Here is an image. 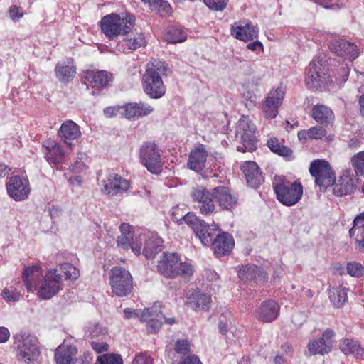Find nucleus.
Segmentation results:
<instances>
[{
    "label": "nucleus",
    "instance_id": "nucleus-11",
    "mask_svg": "<svg viewBox=\"0 0 364 364\" xmlns=\"http://www.w3.org/2000/svg\"><path fill=\"white\" fill-rule=\"evenodd\" d=\"M305 82L309 89L317 90L326 85L325 69L320 59H314L309 63Z\"/></svg>",
    "mask_w": 364,
    "mask_h": 364
},
{
    "label": "nucleus",
    "instance_id": "nucleus-50",
    "mask_svg": "<svg viewBox=\"0 0 364 364\" xmlns=\"http://www.w3.org/2000/svg\"><path fill=\"white\" fill-rule=\"evenodd\" d=\"M139 106L136 102L127 103L122 107L121 115L124 117L126 119H131L135 117H137Z\"/></svg>",
    "mask_w": 364,
    "mask_h": 364
},
{
    "label": "nucleus",
    "instance_id": "nucleus-5",
    "mask_svg": "<svg viewBox=\"0 0 364 364\" xmlns=\"http://www.w3.org/2000/svg\"><path fill=\"white\" fill-rule=\"evenodd\" d=\"M309 173L321 191H325L336 181V173L328 161H312Z\"/></svg>",
    "mask_w": 364,
    "mask_h": 364
},
{
    "label": "nucleus",
    "instance_id": "nucleus-7",
    "mask_svg": "<svg viewBox=\"0 0 364 364\" xmlns=\"http://www.w3.org/2000/svg\"><path fill=\"white\" fill-rule=\"evenodd\" d=\"M256 126L247 116H242L237 122L236 136H240L242 145L237 146V151L241 152L252 151L256 148L255 133Z\"/></svg>",
    "mask_w": 364,
    "mask_h": 364
},
{
    "label": "nucleus",
    "instance_id": "nucleus-6",
    "mask_svg": "<svg viewBox=\"0 0 364 364\" xmlns=\"http://www.w3.org/2000/svg\"><path fill=\"white\" fill-rule=\"evenodd\" d=\"M109 284L112 291L119 297L126 296L133 289V279L130 272L122 267H114L110 272Z\"/></svg>",
    "mask_w": 364,
    "mask_h": 364
},
{
    "label": "nucleus",
    "instance_id": "nucleus-41",
    "mask_svg": "<svg viewBox=\"0 0 364 364\" xmlns=\"http://www.w3.org/2000/svg\"><path fill=\"white\" fill-rule=\"evenodd\" d=\"M308 349L311 355H324L331 350L329 343H326L321 338L310 342L308 345Z\"/></svg>",
    "mask_w": 364,
    "mask_h": 364
},
{
    "label": "nucleus",
    "instance_id": "nucleus-56",
    "mask_svg": "<svg viewBox=\"0 0 364 364\" xmlns=\"http://www.w3.org/2000/svg\"><path fill=\"white\" fill-rule=\"evenodd\" d=\"M205 5L215 11H223L227 6L225 0H203Z\"/></svg>",
    "mask_w": 364,
    "mask_h": 364
},
{
    "label": "nucleus",
    "instance_id": "nucleus-55",
    "mask_svg": "<svg viewBox=\"0 0 364 364\" xmlns=\"http://www.w3.org/2000/svg\"><path fill=\"white\" fill-rule=\"evenodd\" d=\"M340 70L341 72L338 73L336 78L338 84L341 85L347 81L350 73V68L348 65L342 64Z\"/></svg>",
    "mask_w": 364,
    "mask_h": 364
},
{
    "label": "nucleus",
    "instance_id": "nucleus-46",
    "mask_svg": "<svg viewBox=\"0 0 364 364\" xmlns=\"http://www.w3.org/2000/svg\"><path fill=\"white\" fill-rule=\"evenodd\" d=\"M188 216H196L193 213H185L184 210L178 205L173 207L171 210V219L175 222L181 223L183 220L186 224L191 226V223L188 221Z\"/></svg>",
    "mask_w": 364,
    "mask_h": 364
},
{
    "label": "nucleus",
    "instance_id": "nucleus-47",
    "mask_svg": "<svg viewBox=\"0 0 364 364\" xmlns=\"http://www.w3.org/2000/svg\"><path fill=\"white\" fill-rule=\"evenodd\" d=\"M98 364H123V360L120 355L117 353H107L98 356Z\"/></svg>",
    "mask_w": 364,
    "mask_h": 364
},
{
    "label": "nucleus",
    "instance_id": "nucleus-54",
    "mask_svg": "<svg viewBox=\"0 0 364 364\" xmlns=\"http://www.w3.org/2000/svg\"><path fill=\"white\" fill-rule=\"evenodd\" d=\"M309 139H320L326 135V129L319 126H315L308 129Z\"/></svg>",
    "mask_w": 364,
    "mask_h": 364
},
{
    "label": "nucleus",
    "instance_id": "nucleus-12",
    "mask_svg": "<svg viewBox=\"0 0 364 364\" xmlns=\"http://www.w3.org/2000/svg\"><path fill=\"white\" fill-rule=\"evenodd\" d=\"M62 288V276L56 270L48 271L42 281L38 294L41 298L49 299Z\"/></svg>",
    "mask_w": 364,
    "mask_h": 364
},
{
    "label": "nucleus",
    "instance_id": "nucleus-8",
    "mask_svg": "<svg viewBox=\"0 0 364 364\" xmlns=\"http://www.w3.org/2000/svg\"><path fill=\"white\" fill-rule=\"evenodd\" d=\"M191 197L197 208L203 215H210L215 213L216 205L214 203L215 196L213 189L212 191L200 186L194 188L191 193Z\"/></svg>",
    "mask_w": 364,
    "mask_h": 364
},
{
    "label": "nucleus",
    "instance_id": "nucleus-28",
    "mask_svg": "<svg viewBox=\"0 0 364 364\" xmlns=\"http://www.w3.org/2000/svg\"><path fill=\"white\" fill-rule=\"evenodd\" d=\"M57 78L62 82H70L76 74V66L73 60L68 59L66 61L58 63L55 68Z\"/></svg>",
    "mask_w": 364,
    "mask_h": 364
},
{
    "label": "nucleus",
    "instance_id": "nucleus-1",
    "mask_svg": "<svg viewBox=\"0 0 364 364\" xmlns=\"http://www.w3.org/2000/svg\"><path fill=\"white\" fill-rule=\"evenodd\" d=\"M158 272L164 277L175 279L181 277L189 280L194 272L193 266L186 262H182L176 253L164 252L157 265Z\"/></svg>",
    "mask_w": 364,
    "mask_h": 364
},
{
    "label": "nucleus",
    "instance_id": "nucleus-23",
    "mask_svg": "<svg viewBox=\"0 0 364 364\" xmlns=\"http://www.w3.org/2000/svg\"><path fill=\"white\" fill-rule=\"evenodd\" d=\"M81 135L80 127L72 120L63 122L58 130V136L70 149L73 145L72 141L78 139Z\"/></svg>",
    "mask_w": 364,
    "mask_h": 364
},
{
    "label": "nucleus",
    "instance_id": "nucleus-40",
    "mask_svg": "<svg viewBox=\"0 0 364 364\" xmlns=\"http://www.w3.org/2000/svg\"><path fill=\"white\" fill-rule=\"evenodd\" d=\"M267 146L269 149L280 156H289L292 151L287 146L283 145L278 139L270 138L267 141Z\"/></svg>",
    "mask_w": 364,
    "mask_h": 364
},
{
    "label": "nucleus",
    "instance_id": "nucleus-60",
    "mask_svg": "<svg viewBox=\"0 0 364 364\" xmlns=\"http://www.w3.org/2000/svg\"><path fill=\"white\" fill-rule=\"evenodd\" d=\"M137 106H139V114H137L138 117L147 116L154 112V108L147 103L140 102L137 103Z\"/></svg>",
    "mask_w": 364,
    "mask_h": 364
},
{
    "label": "nucleus",
    "instance_id": "nucleus-16",
    "mask_svg": "<svg viewBox=\"0 0 364 364\" xmlns=\"http://www.w3.org/2000/svg\"><path fill=\"white\" fill-rule=\"evenodd\" d=\"M102 183V192L112 196L122 194L130 187L129 181L117 173L109 174L107 180H104Z\"/></svg>",
    "mask_w": 364,
    "mask_h": 364
},
{
    "label": "nucleus",
    "instance_id": "nucleus-21",
    "mask_svg": "<svg viewBox=\"0 0 364 364\" xmlns=\"http://www.w3.org/2000/svg\"><path fill=\"white\" fill-rule=\"evenodd\" d=\"M357 179L350 176V171H346L338 179L335 181L333 186V193L338 197L351 194L357 186Z\"/></svg>",
    "mask_w": 364,
    "mask_h": 364
},
{
    "label": "nucleus",
    "instance_id": "nucleus-45",
    "mask_svg": "<svg viewBox=\"0 0 364 364\" xmlns=\"http://www.w3.org/2000/svg\"><path fill=\"white\" fill-rule=\"evenodd\" d=\"M145 4H148L149 7L156 11L168 12L171 6L166 0H141Z\"/></svg>",
    "mask_w": 364,
    "mask_h": 364
},
{
    "label": "nucleus",
    "instance_id": "nucleus-17",
    "mask_svg": "<svg viewBox=\"0 0 364 364\" xmlns=\"http://www.w3.org/2000/svg\"><path fill=\"white\" fill-rule=\"evenodd\" d=\"M210 245L214 255L220 257L228 255L232 252L235 245V240L230 234L223 232L217 234Z\"/></svg>",
    "mask_w": 364,
    "mask_h": 364
},
{
    "label": "nucleus",
    "instance_id": "nucleus-57",
    "mask_svg": "<svg viewBox=\"0 0 364 364\" xmlns=\"http://www.w3.org/2000/svg\"><path fill=\"white\" fill-rule=\"evenodd\" d=\"M8 12L13 21H18L23 16V9L16 5L11 6Z\"/></svg>",
    "mask_w": 364,
    "mask_h": 364
},
{
    "label": "nucleus",
    "instance_id": "nucleus-38",
    "mask_svg": "<svg viewBox=\"0 0 364 364\" xmlns=\"http://www.w3.org/2000/svg\"><path fill=\"white\" fill-rule=\"evenodd\" d=\"M164 38L168 43H177L186 40V32L180 27L171 26L164 34Z\"/></svg>",
    "mask_w": 364,
    "mask_h": 364
},
{
    "label": "nucleus",
    "instance_id": "nucleus-62",
    "mask_svg": "<svg viewBox=\"0 0 364 364\" xmlns=\"http://www.w3.org/2000/svg\"><path fill=\"white\" fill-rule=\"evenodd\" d=\"M205 166V161H188L187 167L196 172L201 171Z\"/></svg>",
    "mask_w": 364,
    "mask_h": 364
},
{
    "label": "nucleus",
    "instance_id": "nucleus-27",
    "mask_svg": "<svg viewBox=\"0 0 364 364\" xmlns=\"http://www.w3.org/2000/svg\"><path fill=\"white\" fill-rule=\"evenodd\" d=\"M211 296L200 289L192 291L188 296L187 305L195 311H206L209 309Z\"/></svg>",
    "mask_w": 364,
    "mask_h": 364
},
{
    "label": "nucleus",
    "instance_id": "nucleus-20",
    "mask_svg": "<svg viewBox=\"0 0 364 364\" xmlns=\"http://www.w3.org/2000/svg\"><path fill=\"white\" fill-rule=\"evenodd\" d=\"M237 275L242 281H250L257 284L263 283L268 279V274L263 268L255 264L242 266L238 271Z\"/></svg>",
    "mask_w": 364,
    "mask_h": 364
},
{
    "label": "nucleus",
    "instance_id": "nucleus-14",
    "mask_svg": "<svg viewBox=\"0 0 364 364\" xmlns=\"http://www.w3.org/2000/svg\"><path fill=\"white\" fill-rule=\"evenodd\" d=\"M6 191L9 196L15 200H23L31 192L29 182L19 176H11L6 183Z\"/></svg>",
    "mask_w": 364,
    "mask_h": 364
},
{
    "label": "nucleus",
    "instance_id": "nucleus-39",
    "mask_svg": "<svg viewBox=\"0 0 364 364\" xmlns=\"http://www.w3.org/2000/svg\"><path fill=\"white\" fill-rule=\"evenodd\" d=\"M284 96L285 88L282 85H278L272 87L268 92L264 100L270 103H274V105L279 107L283 103Z\"/></svg>",
    "mask_w": 364,
    "mask_h": 364
},
{
    "label": "nucleus",
    "instance_id": "nucleus-37",
    "mask_svg": "<svg viewBox=\"0 0 364 364\" xmlns=\"http://www.w3.org/2000/svg\"><path fill=\"white\" fill-rule=\"evenodd\" d=\"M141 159H159L161 157L159 150L154 142H145L139 149Z\"/></svg>",
    "mask_w": 364,
    "mask_h": 364
},
{
    "label": "nucleus",
    "instance_id": "nucleus-52",
    "mask_svg": "<svg viewBox=\"0 0 364 364\" xmlns=\"http://www.w3.org/2000/svg\"><path fill=\"white\" fill-rule=\"evenodd\" d=\"M144 166L152 173L159 174L162 171V161H141Z\"/></svg>",
    "mask_w": 364,
    "mask_h": 364
},
{
    "label": "nucleus",
    "instance_id": "nucleus-49",
    "mask_svg": "<svg viewBox=\"0 0 364 364\" xmlns=\"http://www.w3.org/2000/svg\"><path fill=\"white\" fill-rule=\"evenodd\" d=\"M210 156L208 151L204 144H197L190 152L188 159H205Z\"/></svg>",
    "mask_w": 364,
    "mask_h": 364
},
{
    "label": "nucleus",
    "instance_id": "nucleus-44",
    "mask_svg": "<svg viewBox=\"0 0 364 364\" xmlns=\"http://www.w3.org/2000/svg\"><path fill=\"white\" fill-rule=\"evenodd\" d=\"M22 291H23V289L21 286L20 289L14 287H10L9 288H5L2 291L1 295L6 301L9 302H15L19 300L23 294Z\"/></svg>",
    "mask_w": 364,
    "mask_h": 364
},
{
    "label": "nucleus",
    "instance_id": "nucleus-43",
    "mask_svg": "<svg viewBox=\"0 0 364 364\" xmlns=\"http://www.w3.org/2000/svg\"><path fill=\"white\" fill-rule=\"evenodd\" d=\"M261 111L264 117L267 119H274L279 112V107L264 100L261 105Z\"/></svg>",
    "mask_w": 364,
    "mask_h": 364
},
{
    "label": "nucleus",
    "instance_id": "nucleus-3",
    "mask_svg": "<svg viewBox=\"0 0 364 364\" xmlns=\"http://www.w3.org/2000/svg\"><path fill=\"white\" fill-rule=\"evenodd\" d=\"M166 70V67L161 62L148 65L143 75L142 87L144 92L151 98L159 99L166 93V86L161 77V73Z\"/></svg>",
    "mask_w": 364,
    "mask_h": 364
},
{
    "label": "nucleus",
    "instance_id": "nucleus-26",
    "mask_svg": "<svg viewBox=\"0 0 364 364\" xmlns=\"http://www.w3.org/2000/svg\"><path fill=\"white\" fill-rule=\"evenodd\" d=\"M140 236L145 237L143 240L144 245L142 253L146 259H152L158 253L162 251L163 240L157 235L151 233L148 235H140Z\"/></svg>",
    "mask_w": 364,
    "mask_h": 364
},
{
    "label": "nucleus",
    "instance_id": "nucleus-30",
    "mask_svg": "<svg viewBox=\"0 0 364 364\" xmlns=\"http://www.w3.org/2000/svg\"><path fill=\"white\" fill-rule=\"evenodd\" d=\"M43 273L39 266H32L26 268L22 274L24 285L28 291L35 290L41 282Z\"/></svg>",
    "mask_w": 364,
    "mask_h": 364
},
{
    "label": "nucleus",
    "instance_id": "nucleus-10",
    "mask_svg": "<svg viewBox=\"0 0 364 364\" xmlns=\"http://www.w3.org/2000/svg\"><path fill=\"white\" fill-rule=\"evenodd\" d=\"M188 221L196 235L203 245L210 246L213 239L218 233L215 225L210 226L204 220L197 216H188Z\"/></svg>",
    "mask_w": 364,
    "mask_h": 364
},
{
    "label": "nucleus",
    "instance_id": "nucleus-36",
    "mask_svg": "<svg viewBox=\"0 0 364 364\" xmlns=\"http://www.w3.org/2000/svg\"><path fill=\"white\" fill-rule=\"evenodd\" d=\"M328 296L331 304L334 306L340 308L347 301V289L342 286L330 288L328 289Z\"/></svg>",
    "mask_w": 364,
    "mask_h": 364
},
{
    "label": "nucleus",
    "instance_id": "nucleus-32",
    "mask_svg": "<svg viewBox=\"0 0 364 364\" xmlns=\"http://www.w3.org/2000/svg\"><path fill=\"white\" fill-rule=\"evenodd\" d=\"M349 235L350 237L356 235V247L360 250H364V213H361L354 218L353 227L349 230Z\"/></svg>",
    "mask_w": 364,
    "mask_h": 364
},
{
    "label": "nucleus",
    "instance_id": "nucleus-51",
    "mask_svg": "<svg viewBox=\"0 0 364 364\" xmlns=\"http://www.w3.org/2000/svg\"><path fill=\"white\" fill-rule=\"evenodd\" d=\"M347 272L353 277H359L363 274L364 267L355 262H349L346 267Z\"/></svg>",
    "mask_w": 364,
    "mask_h": 364
},
{
    "label": "nucleus",
    "instance_id": "nucleus-61",
    "mask_svg": "<svg viewBox=\"0 0 364 364\" xmlns=\"http://www.w3.org/2000/svg\"><path fill=\"white\" fill-rule=\"evenodd\" d=\"M69 169L74 173H80L87 169L86 165L83 161H75L71 165L69 166Z\"/></svg>",
    "mask_w": 364,
    "mask_h": 364
},
{
    "label": "nucleus",
    "instance_id": "nucleus-35",
    "mask_svg": "<svg viewBox=\"0 0 364 364\" xmlns=\"http://www.w3.org/2000/svg\"><path fill=\"white\" fill-rule=\"evenodd\" d=\"M43 151L48 159H55L58 157H63L66 153L63 146L53 140H46L43 144Z\"/></svg>",
    "mask_w": 364,
    "mask_h": 364
},
{
    "label": "nucleus",
    "instance_id": "nucleus-22",
    "mask_svg": "<svg viewBox=\"0 0 364 364\" xmlns=\"http://www.w3.org/2000/svg\"><path fill=\"white\" fill-rule=\"evenodd\" d=\"M330 50L338 55L348 58L350 61L359 55V49L356 45L344 39H338L331 42Z\"/></svg>",
    "mask_w": 364,
    "mask_h": 364
},
{
    "label": "nucleus",
    "instance_id": "nucleus-63",
    "mask_svg": "<svg viewBox=\"0 0 364 364\" xmlns=\"http://www.w3.org/2000/svg\"><path fill=\"white\" fill-rule=\"evenodd\" d=\"M91 346L93 348V350L97 353H101L102 352L107 351L109 349L108 344L105 342L92 341Z\"/></svg>",
    "mask_w": 364,
    "mask_h": 364
},
{
    "label": "nucleus",
    "instance_id": "nucleus-24",
    "mask_svg": "<svg viewBox=\"0 0 364 364\" xmlns=\"http://www.w3.org/2000/svg\"><path fill=\"white\" fill-rule=\"evenodd\" d=\"M146 43L144 34L136 33L124 38L117 45L116 50L119 53H127L145 46Z\"/></svg>",
    "mask_w": 364,
    "mask_h": 364
},
{
    "label": "nucleus",
    "instance_id": "nucleus-58",
    "mask_svg": "<svg viewBox=\"0 0 364 364\" xmlns=\"http://www.w3.org/2000/svg\"><path fill=\"white\" fill-rule=\"evenodd\" d=\"M153 358L146 353H138L135 355L132 364H154Z\"/></svg>",
    "mask_w": 364,
    "mask_h": 364
},
{
    "label": "nucleus",
    "instance_id": "nucleus-31",
    "mask_svg": "<svg viewBox=\"0 0 364 364\" xmlns=\"http://www.w3.org/2000/svg\"><path fill=\"white\" fill-rule=\"evenodd\" d=\"M85 79L94 87L102 88L112 80V75L107 70H90L85 72Z\"/></svg>",
    "mask_w": 364,
    "mask_h": 364
},
{
    "label": "nucleus",
    "instance_id": "nucleus-34",
    "mask_svg": "<svg viewBox=\"0 0 364 364\" xmlns=\"http://www.w3.org/2000/svg\"><path fill=\"white\" fill-rule=\"evenodd\" d=\"M339 347L341 350L346 355L351 354L356 358L364 359V348L353 339H343L341 341Z\"/></svg>",
    "mask_w": 364,
    "mask_h": 364
},
{
    "label": "nucleus",
    "instance_id": "nucleus-9",
    "mask_svg": "<svg viewBox=\"0 0 364 364\" xmlns=\"http://www.w3.org/2000/svg\"><path fill=\"white\" fill-rule=\"evenodd\" d=\"M17 358L26 363L36 360L40 355L38 340L35 337L21 336V339L16 342Z\"/></svg>",
    "mask_w": 364,
    "mask_h": 364
},
{
    "label": "nucleus",
    "instance_id": "nucleus-13",
    "mask_svg": "<svg viewBox=\"0 0 364 364\" xmlns=\"http://www.w3.org/2000/svg\"><path fill=\"white\" fill-rule=\"evenodd\" d=\"M131 227L127 224H122L120 230L122 234L118 237L117 245L124 250H128L129 247L136 255L141 254V245L144 236L135 237L134 238V233L130 230Z\"/></svg>",
    "mask_w": 364,
    "mask_h": 364
},
{
    "label": "nucleus",
    "instance_id": "nucleus-25",
    "mask_svg": "<svg viewBox=\"0 0 364 364\" xmlns=\"http://www.w3.org/2000/svg\"><path fill=\"white\" fill-rule=\"evenodd\" d=\"M279 311L278 304L274 300H265L261 303L257 310V318L258 320L271 323L277 319Z\"/></svg>",
    "mask_w": 364,
    "mask_h": 364
},
{
    "label": "nucleus",
    "instance_id": "nucleus-4",
    "mask_svg": "<svg viewBox=\"0 0 364 364\" xmlns=\"http://www.w3.org/2000/svg\"><path fill=\"white\" fill-rule=\"evenodd\" d=\"M273 189L277 200L286 206L295 205L303 196V186L299 180L292 182L283 176L275 177Z\"/></svg>",
    "mask_w": 364,
    "mask_h": 364
},
{
    "label": "nucleus",
    "instance_id": "nucleus-53",
    "mask_svg": "<svg viewBox=\"0 0 364 364\" xmlns=\"http://www.w3.org/2000/svg\"><path fill=\"white\" fill-rule=\"evenodd\" d=\"M175 351L181 355H186L191 351L189 342L186 339L178 340L174 345Z\"/></svg>",
    "mask_w": 364,
    "mask_h": 364
},
{
    "label": "nucleus",
    "instance_id": "nucleus-19",
    "mask_svg": "<svg viewBox=\"0 0 364 364\" xmlns=\"http://www.w3.org/2000/svg\"><path fill=\"white\" fill-rule=\"evenodd\" d=\"M213 195L215 200L223 210H232L238 203L237 196L232 194L230 189L227 186H220L214 188Z\"/></svg>",
    "mask_w": 364,
    "mask_h": 364
},
{
    "label": "nucleus",
    "instance_id": "nucleus-42",
    "mask_svg": "<svg viewBox=\"0 0 364 364\" xmlns=\"http://www.w3.org/2000/svg\"><path fill=\"white\" fill-rule=\"evenodd\" d=\"M106 333L97 322L90 321L85 326V336L91 338H101Z\"/></svg>",
    "mask_w": 364,
    "mask_h": 364
},
{
    "label": "nucleus",
    "instance_id": "nucleus-2",
    "mask_svg": "<svg viewBox=\"0 0 364 364\" xmlns=\"http://www.w3.org/2000/svg\"><path fill=\"white\" fill-rule=\"evenodd\" d=\"M133 14L125 12L112 13L103 16L100 21L102 32L109 40H114L119 36L128 34L135 24Z\"/></svg>",
    "mask_w": 364,
    "mask_h": 364
},
{
    "label": "nucleus",
    "instance_id": "nucleus-64",
    "mask_svg": "<svg viewBox=\"0 0 364 364\" xmlns=\"http://www.w3.org/2000/svg\"><path fill=\"white\" fill-rule=\"evenodd\" d=\"M352 166L356 176L364 175V161H352Z\"/></svg>",
    "mask_w": 364,
    "mask_h": 364
},
{
    "label": "nucleus",
    "instance_id": "nucleus-33",
    "mask_svg": "<svg viewBox=\"0 0 364 364\" xmlns=\"http://www.w3.org/2000/svg\"><path fill=\"white\" fill-rule=\"evenodd\" d=\"M311 117L318 123L328 125L334 120V113L332 109L326 105H316L311 111Z\"/></svg>",
    "mask_w": 364,
    "mask_h": 364
},
{
    "label": "nucleus",
    "instance_id": "nucleus-15",
    "mask_svg": "<svg viewBox=\"0 0 364 364\" xmlns=\"http://www.w3.org/2000/svg\"><path fill=\"white\" fill-rule=\"evenodd\" d=\"M259 30L248 20L235 22L231 26V35L237 40L245 42L257 38Z\"/></svg>",
    "mask_w": 364,
    "mask_h": 364
},
{
    "label": "nucleus",
    "instance_id": "nucleus-18",
    "mask_svg": "<svg viewBox=\"0 0 364 364\" xmlns=\"http://www.w3.org/2000/svg\"><path fill=\"white\" fill-rule=\"evenodd\" d=\"M247 185L253 188H257L264 181L260 168L255 161H245L241 165Z\"/></svg>",
    "mask_w": 364,
    "mask_h": 364
},
{
    "label": "nucleus",
    "instance_id": "nucleus-48",
    "mask_svg": "<svg viewBox=\"0 0 364 364\" xmlns=\"http://www.w3.org/2000/svg\"><path fill=\"white\" fill-rule=\"evenodd\" d=\"M60 269L65 279H77L80 276V271L70 263L61 264Z\"/></svg>",
    "mask_w": 364,
    "mask_h": 364
},
{
    "label": "nucleus",
    "instance_id": "nucleus-29",
    "mask_svg": "<svg viewBox=\"0 0 364 364\" xmlns=\"http://www.w3.org/2000/svg\"><path fill=\"white\" fill-rule=\"evenodd\" d=\"M77 349L75 346L63 343L59 346L55 353L57 364H75Z\"/></svg>",
    "mask_w": 364,
    "mask_h": 364
},
{
    "label": "nucleus",
    "instance_id": "nucleus-59",
    "mask_svg": "<svg viewBox=\"0 0 364 364\" xmlns=\"http://www.w3.org/2000/svg\"><path fill=\"white\" fill-rule=\"evenodd\" d=\"M162 326V322L159 319L151 318L146 323V329L149 333H156Z\"/></svg>",
    "mask_w": 364,
    "mask_h": 364
}]
</instances>
